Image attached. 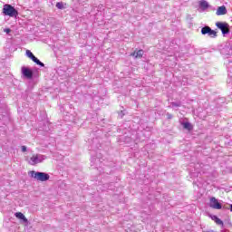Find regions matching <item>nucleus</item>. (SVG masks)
Here are the masks:
<instances>
[{
	"label": "nucleus",
	"instance_id": "9b49d317",
	"mask_svg": "<svg viewBox=\"0 0 232 232\" xmlns=\"http://www.w3.org/2000/svg\"><path fill=\"white\" fill-rule=\"evenodd\" d=\"M131 55H132V57H135V59H140V57H142V55H144V51L139 50L137 52H134Z\"/></svg>",
	"mask_w": 232,
	"mask_h": 232
},
{
	"label": "nucleus",
	"instance_id": "2eb2a0df",
	"mask_svg": "<svg viewBox=\"0 0 232 232\" xmlns=\"http://www.w3.org/2000/svg\"><path fill=\"white\" fill-rule=\"evenodd\" d=\"M56 8H58L59 10H63L64 8V5L62 2H58L56 4Z\"/></svg>",
	"mask_w": 232,
	"mask_h": 232
},
{
	"label": "nucleus",
	"instance_id": "0eeeda50",
	"mask_svg": "<svg viewBox=\"0 0 232 232\" xmlns=\"http://www.w3.org/2000/svg\"><path fill=\"white\" fill-rule=\"evenodd\" d=\"M21 72L22 75H24V77H26V79H32V77H34V72L28 67L23 66Z\"/></svg>",
	"mask_w": 232,
	"mask_h": 232
},
{
	"label": "nucleus",
	"instance_id": "4468645a",
	"mask_svg": "<svg viewBox=\"0 0 232 232\" xmlns=\"http://www.w3.org/2000/svg\"><path fill=\"white\" fill-rule=\"evenodd\" d=\"M182 126L185 130H191V123L186 121L182 123Z\"/></svg>",
	"mask_w": 232,
	"mask_h": 232
},
{
	"label": "nucleus",
	"instance_id": "a211bd4d",
	"mask_svg": "<svg viewBox=\"0 0 232 232\" xmlns=\"http://www.w3.org/2000/svg\"><path fill=\"white\" fill-rule=\"evenodd\" d=\"M167 118L168 119H173V115H171L169 112L167 113Z\"/></svg>",
	"mask_w": 232,
	"mask_h": 232
},
{
	"label": "nucleus",
	"instance_id": "9d476101",
	"mask_svg": "<svg viewBox=\"0 0 232 232\" xmlns=\"http://www.w3.org/2000/svg\"><path fill=\"white\" fill-rule=\"evenodd\" d=\"M14 216L16 217V218H19V220H23V222H24L25 224L28 222V219L26 218V217H24V214L21 212H16Z\"/></svg>",
	"mask_w": 232,
	"mask_h": 232
},
{
	"label": "nucleus",
	"instance_id": "ddd939ff",
	"mask_svg": "<svg viewBox=\"0 0 232 232\" xmlns=\"http://www.w3.org/2000/svg\"><path fill=\"white\" fill-rule=\"evenodd\" d=\"M212 220H214L216 222V224H218V226H223L224 225V222H222L220 220V218H218V217L217 216H212Z\"/></svg>",
	"mask_w": 232,
	"mask_h": 232
},
{
	"label": "nucleus",
	"instance_id": "39448f33",
	"mask_svg": "<svg viewBox=\"0 0 232 232\" xmlns=\"http://www.w3.org/2000/svg\"><path fill=\"white\" fill-rule=\"evenodd\" d=\"M201 34H202V35L208 34V37H211L212 39H215V37H217V32L215 30L211 29V27H209V26H204L201 29Z\"/></svg>",
	"mask_w": 232,
	"mask_h": 232
},
{
	"label": "nucleus",
	"instance_id": "dca6fc26",
	"mask_svg": "<svg viewBox=\"0 0 232 232\" xmlns=\"http://www.w3.org/2000/svg\"><path fill=\"white\" fill-rule=\"evenodd\" d=\"M180 107V102H172L171 103V108H179Z\"/></svg>",
	"mask_w": 232,
	"mask_h": 232
},
{
	"label": "nucleus",
	"instance_id": "7ed1b4c3",
	"mask_svg": "<svg viewBox=\"0 0 232 232\" xmlns=\"http://www.w3.org/2000/svg\"><path fill=\"white\" fill-rule=\"evenodd\" d=\"M3 14L4 15H9V17H16V15H19L17 10H15L14 6L8 4L4 5Z\"/></svg>",
	"mask_w": 232,
	"mask_h": 232
},
{
	"label": "nucleus",
	"instance_id": "20e7f679",
	"mask_svg": "<svg viewBox=\"0 0 232 232\" xmlns=\"http://www.w3.org/2000/svg\"><path fill=\"white\" fill-rule=\"evenodd\" d=\"M217 28L221 30L223 35H227L229 34V24L226 22H217L216 23Z\"/></svg>",
	"mask_w": 232,
	"mask_h": 232
},
{
	"label": "nucleus",
	"instance_id": "f03ea898",
	"mask_svg": "<svg viewBox=\"0 0 232 232\" xmlns=\"http://www.w3.org/2000/svg\"><path fill=\"white\" fill-rule=\"evenodd\" d=\"M44 160H46V156L43 154H33L30 159H27V162L31 166H36V164H41Z\"/></svg>",
	"mask_w": 232,
	"mask_h": 232
},
{
	"label": "nucleus",
	"instance_id": "412c9836",
	"mask_svg": "<svg viewBox=\"0 0 232 232\" xmlns=\"http://www.w3.org/2000/svg\"><path fill=\"white\" fill-rule=\"evenodd\" d=\"M230 211H232V205H230Z\"/></svg>",
	"mask_w": 232,
	"mask_h": 232
},
{
	"label": "nucleus",
	"instance_id": "1a4fd4ad",
	"mask_svg": "<svg viewBox=\"0 0 232 232\" xmlns=\"http://www.w3.org/2000/svg\"><path fill=\"white\" fill-rule=\"evenodd\" d=\"M227 14V9H226V6H219L218 7V10L216 12L217 15H226Z\"/></svg>",
	"mask_w": 232,
	"mask_h": 232
},
{
	"label": "nucleus",
	"instance_id": "f8f14e48",
	"mask_svg": "<svg viewBox=\"0 0 232 232\" xmlns=\"http://www.w3.org/2000/svg\"><path fill=\"white\" fill-rule=\"evenodd\" d=\"M199 6H200V8H202L203 10H207V8H209V4L208 3V1L202 0V1L199 3Z\"/></svg>",
	"mask_w": 232,
	"mask_h": 232
},
{
	"label": "nucleus",
	"instance_id": "6ab92c4d",
	"mask_svg": "<svg viewBox=\"0 0 232 232\" xmlns=\"http://www.w3.org/2000/svg\"><path fill=\"white\" fill-rule=\"evenodd\" d=\"M22 151L24 153L26 151V146H22Z\"/></svg>",
	"mask_w": 232,
	"mask_h": 232
},
{
	"label": "nucleus",
	"instance_id": "6e6552de",
	"mask_svg": "<svg viewBox=\"0 0 232 232\" xmlns=\"http://www.w3.org/2000/svg\"><path fill=\"white\" fill-rule=\"evenodd\" d=\"M210 208L213 209H222V204L218 202V199L216 198H210V203H209Z\"/></svg>",
	"mask_w": 232,
	"mask_h": 232
},
{
	"label": "nucleus",
	"instance_id": "f3484780",
	"mask_svg": "<svg viewBox=\"0 0 232 232\" xmlns=\"http://www.w3.org/2000/svg\"><path fill=\"white\" fill-rule=\"evenodd\" d=\"M4 32H5V34H10V32H12V30H11V29H8V28H5V29H4Z\"/></svg>",
	"mask_w": 232,
	"mask_h": 232
},
{
	"label": "nucleus",
	"instance_id": "423d86ee",
	"mask_svg": "<svg viewBox=\"0 0 232 232\" xmlns=\"http://www.w3.org/2000/svg\"><path fill=\"white\" fill-rule=\"evenodd\" d=\"M26 55L29 57V59H31L34 63H35V64H38V66L44 68V63L40 62V60L37 59V57H35V55H34V53H31L30 50L26 51Z\"/></svg>",
	"mask_w": 232,
	"mask_h": 232
},
{
	"label": "nucleus",
	"instance_id": "aec40b11",
	"mask_svg": "<svg viewBox=\"0 0 232 232\" xmlns=\"http://www.w3.org/2000/svg\"><path fill=\"white\" fill-rule=\"evenodd\" d=\"M93 160L99 162V160L95 159V158H92V162H93Z\"/></svg>",
	"mask_w": 232,
	"mask_h": 232
},
{
	"label": "nucleus",
	"instance_id": "f257e3e1",
	"mask_svg": "<svg viewBox=\"0 0 232 232\" xmlns=\"http://www.w3.org/2000/svg\"><path fill=\"white\" fill-rule=\"evenodd\" d=\"M29 175L32 179L39 180L40 182H46V180H50V175L46 172H36L35 170H31L29 171Z\"/></svg>",
	"mask_w": 232,
	"mask_h": 232
}]
</instances>
